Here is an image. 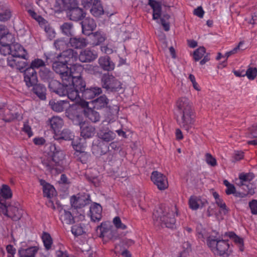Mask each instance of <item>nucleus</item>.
Returning a JSON list of instances; mask_svg holds the SVG:
<instances>
[{"label":"nucleus","instance_id":"1","mask_svg":"<svg viewBox=\"0 0 257 257\" xmlns=\"http://www.w3.org/2000/svg\"><path fill=\"white\" fill-rule=\"evenodd\" d=\"M49 157L44 159L42 163L46 170L54 175L61 173L63 170V161L65 158L64 152L55 144L49 146Z\"/></svg>","mask_w":257,"mask_h":257},{"label":"nucleus","instance_id":"2","mask_svg":"<svg viewBox=\"0 0 257 257\" xmlns=\"http://www.w3.org/2000/svg\"><path fill=\"white\" fill-rule=\"evenodd\" d=\"M176 105L177 111L181 115L180 119H177L178 124L181 128L189 132L195 120L191 103L187 98L181 97L177 101Z\"/></svg>","mask_w":257,"mask_h":257},{"label":"nucleus","instance_id":"3","mask_svg":"<svg viewBox=\"0 0 257 257\" xmlns=\"http://www.w3.org/2000/svg\"><path fill=\"white\" fill-rule=\"evenodd\" d=\"M176 208L161 205L156 208L153 214V222L158 227L173 228L175 222Z\"/></svg>","mask_w":257,"mask_h":257},{"label":"nucleus","instance_id":"4","mask_svg":"<svg viewBox=\"0 0 257 257\" xmlns=\"http://www.w3.org/2000/svg\"><path fill=\"white\" fill-rule=\"evenodd\" d=\"M207 244L215 254L223 257H227L231 252L229 244L227 240L220 239L216 237L209 236Z\"/></svg>","mask_w":257,"mask_h":257},{"label":"nucleus","instance_id":"5","mask_svg":"<svg viewBox=\"0 0 257 257\" xmlns=\"http://www.w3.org/2000/svg\"><path fill=\"white\" fill-rule=\"evenodd\" d=\"M52 67L54 71L59 74L64 85L69 84L72 80V78L70 75L71 70L68 67L67 64L56 59L53 63Z\"/></svg>","mask_w":257,"mask_h":257},{"label":"nucleus","instance_id":"6","mask_svg":"<svg viewBox=\"0 0 257 257\" xmlns=\"http://www.w3.org/2000/svg\"><path fill=\"white\" fill-rule=\"evenodd\" d=\"M103 88L110 91H117L121 88V83L112 75L104 74L101 79Z\"/></svg>","mask_w":257,"mask_h":257},{"label":"nucleus","instance_id":"7","mask_svg":"<svg viewBox=\"0 0 257 257\" xmlns=\"http://www.w3.org/2000/svg\"><path fill=\"white\" fill-rule=\"evenodd\" d=\"M66 116L71 119L76 125H81L83 121V112L76 106H72L65 112Z\"/></svg>","mask_w":257,"mask_h":257},{"label":"nucleus","instance_id":"8","mask_svg":"<svg viewBox=\"0 0 257 257\" xmlns=\"http://www.w3.org/2000/svg\"><path fill=\"white\" fill-rule=\"evenodd\" d=\"M151 179L160 190H164L168 187L167 177L158 171H153L152 173Z\"/></svg>","mask_w":257,"mask_h":257},{"label":"nucleus","instance_id":"9","mask_svg":"<svg viewBox=\"0 0 257 257\" xmlns=\"http://www.w3.org/2000/svg\"><path fill=\"white\" fill-rule=\"evenodd\" d=\"M148 5L153 9V19L154 20H158L159 19H164V21H168L170 17L169 15H164L161 17L162 14L161 4L156 0H149Z\"/></svg>","mask_w":257,"mask_h":257},{"label":"nucleus","instance_id":"10","mask_svg":"<svg viewBox=\"0 0 257 257\" xmlns=\"http://www.w3.org/2000/svg\"><path fill=\"white\" fill-rule=\"evenodd\" d=\"M90 202V196L88 194L78 195L77 196H73L70 199L72 207L77 208L84 207Z\"/></svg>","mask_w":257,"mask_h":257},{"label":"nucleus","instance_id":"11","mask_svg":"<svg viewBox=\"0 0 257 257\" xmlns=\"http://www.w3.org/2000/svg\"><path fill=\"white\" fill-rule=\"evenodd\" d=\"M86 16V13L79 7H72L68 9L67 17L71 21L77 22L82 20Z\"/></svg>","mask_w":257,"mask_h":257},{"label":"nucleus","instance_id":"12","mask_svg":"<svg viewBox=\"0 0 257 257\" xmlns=\"http://www.w3.org/2000/svg\"><path fill=\"white\" fill-rule=\"evenodd\" d=\"M24 75V81L28 87L33 86L36 84L38 79L35 70L32 68H28L25 70Z\"/></svg>","mask_w":257,"mask_h":257},{"label":"nucleus","instance_id":"13","mask_svg":"<svg viewBox=\"0 0 257 257\" xmlns=\"http://www.w3.org/2000/svg\"><path fill=\"white\" fill-rule=\"evenodd\" d=\"M98 57L97 53L89 48H86L80 52L79 60L83 63L91 62L95 60Z\"/></svg>","mask_w":257,"mask_h":257},{"label":"nucleus","instance_id":"14","mask_svg":"<svg viewBox=\"0 0 257 257\" xmlns=\"http://www.w3.org/2000/svg\"><path fill=\"white\" fill-rule=\"evenodd\" d=\"M11 55L13 57L27 60L29 58L26 50L20 44L16 43L11 44Z\"/></svg>","mask_w":257,"mask_h":257},{"label":"nucleus","instance_id":"15","mask_svg":"<svg viewBox=\"0 0 257 257\" xmlns=\"http://www.w3.org/2000/svg\"><path fill=\"white\" fill-rule=\"evenodd\" d=\"M0 118L6 122H9L15 119L20 120L22 119V116L18 113L13 114L9 108L4 106L0 107Z\"/></svg>","mask_w":257,"mask_h":257},{"label":"nucleus","instance_id":"16","mask_svg":"<svg viewBox=\"0 0 257 257\" xmlns=\"http://www.w3.org/2000/svg\"><path fill=\"white\" fill-rule=\"evenodd\" d=\"M67 85L68 84L64 85L62 81V83H61L56 80L52 79L49 81L48 87L51 91L59 95L64 96L65 93H66V91H65V90H64L65 87H67Z\"/></svg>","mask_w":257,"mask_h":257},{"label":"nucleus","instance_id":"17","mask_svg":"<svg viewBox=\"0 0 257 257\" xmlns=\"http://www.w3.org/2000/svg\"><path fill=\"white\" fill-rule=\"evenodd\" d=\"M77 52L73 49H68L58 54L56 59L68 64L71 60H75L77 58Z\"/></svg>","mask_w":257,"mask_h":257},{"label":"nucleus","instance_id":"18","mask_svg":"<svg viewBox=\"0 0 257 257\" xmlns=\"http://www.w3.org/2000/svg\"><path fill=\"white\" fill-rule=\"evenodd\" d=\"M69 44L70 47L74 49H81L88 45V41L84 37L74 36L70 38Z\"/></svg>","mask_w":257,"mask_h":257},{"label":"nucleus","instance_id":"19","mask_svg":"<svg viewBox=\"0 0 257 257\" xmlns=\"http://www.w3.org/2000/svg\"><path fill=\"white\" fill-rule=\"evenodd\" d=\"M82 33L83 34L89 36L90 32L93 31L96 27V24L92 18H86L81 22Z\"/></svg>","mask_w":257,"mask_h":257},{"label":"nucleus","instance_id":"20","mask_svg":"<svg viewBox=\"0 0 257 257\" xmlns=\"http://www.w3.org/2000/svg\"><path fill=\"white\" fill-rule=\"evenodd\" d=\"M102 93L100 87H94L89 88H84L81 92V97L84 99H91Z\"/></svg>","mask_w":257,"mask_h":257},{"label":"nucleus","instance_id":"21","mask_svg":"<svg viewBox=\"0 0 257 257\" xmlns=\"http://www.w3.org/2000/svg\"><path fill=\"white\" fill-rule=\"evenodd\" d=\"M90 14L96 18H99L104 14V10L100 0H94L90 9Z\"/></svg>","mask_w":257,"mask_h":257},{"label":"nucleus","instance_id":"22","mask_svg":"<svg viewBox=\"0 0 257 257\" xmlns=\"http://www.w3.org/2000/svg\"><path fill=\"white\" fill-rule=\"evenodd\" d=\"M100 67L104 71H111L114 69V64L108 56L100 57L98 60Z\"/></svg>","mask_w":257,"mask_h":257},{"label":"nucleus","instance_id":"23","mask_svg":"<svg viewBox=\"0 0 257 257\" xmlns=\"http://www.w3.org/2000/svg\"><path fill=\"white\" fill-rule=\"evenodd\" d=\"M90 216L93 221H99L102 217V207L99 204L94 203L89 209Z\"/></svg>","mask_w":257,"mask_h":257},{"label":"nucleus","instance_id":"24","mask_svg":"<svg viewBox=\"0 0 257 257\" xmlns=\"http://www.w3.org/2000/svg\"><path fill=\"white\" fill-rule=\"evenodd\" d=\"M207 203L205 199H202L201 197L192 196L189 200V207L192 210H197L204 206Z\"/></svg>","mask_w":257,"mask_h":257},{"label":"nucleus","instance_id":"25","mask_svg":"<svg viewBox=\"0 0 257 257\" xmlns=\"http://www.w3.org/2000/svg\"><path fill=\"white\" fill-rule=\"evenodd\" d=\"M72 80L69 82L67 87H70V85L82 92L85 88L86 84L85 81L83 80L81 75H74L72 77Z\"/></svg>","mask_w":257,"mask_h":257},{"label":"nucleus","instance_id":"26","mask_svg":"<svg viewBox=\"0 0 257 257\" xmlns=\"http://www.w3.org/2000/svg\"><path fill=\"white\" fill-rule=\"evenodd\" d=\"M80 125V135L84 139L92 137L95 134V128L92 126L87 125L82 121Z\"/></svg>","mask_w":257,"mask_h":257},{"label":"nucleus","instance_id":"27","mask_svg":"<svg viewBox=\"0 0 257 257\" xmlns=\"http://www.w3.org/2000/svg\"><path fill=\"white\" fill-rule=\"evenodd\" d=\"M49 123L51 128L54 131L55 134L59 132L64 124L63 120L59 116H53L49 119Z\"/></svg>","mask_w":257,"mask_h":257},{"label":"nucleus","instance_id":"28","mask_svg":"<svg viewBox=\"0 0 257 257\" xmlns=\"http://www.w3.org/2000/svg\"><path fill=\"white\" fill-rule=\"evenodd\" d=\"M66 93H65V95H67L68 97L71 100H77L80 99V90L73 87L72 85H70V87H65V89Z\"/></svg>","mask_w":257,"mask_h":257},{"label":"nucleus","instance_id":"29","mask_svg":"<svg viewBox=\"0 0 257 257\" xmlns=\"http://www.w3.org/2000/svg\"><path fill=\"white\" fill-rule=\"evenodd\" d=\"M38 252L36 246H31L27 248L21 247L18 250L19 257H35Z\"/></svg>","mask_w":257,"mask_h":257},{"label":"nucleus","instance_id":"30","mask_svg":"<svg viewBox=\"0 0 257 257\" xmlns=\"http://www.w3.org/2000/svg\"><path fill=\"white\" fill-rule=\"evenodd\" d=\"M68 104V101L64 100L57 101L51 100L49 105L52 109L56 112H60L64 111Z\"/></svg>","mask_w":257,"mask_h":257},{"label":"nucleus","instance_id":"31","mask_svg":"<svg viewBox=\"0 0 257 257\" xmlns=\"http://www.w3.org/2000/svg\"><path fill=\"white\" fill-rule=\"evenodd\" d=\"M60 219L63 223L71 224L74 223V219L71 212L62 209L60 211Z\"/></svg>","mask_w":257,"mask_h":257},{"label":"nucleus","instance_id":"32","mask_svg":"<svg viewBox=\"0 0 257 257\" xmlns=\"http://www.w3.org/2000/svg\"><path fill=\"white\" fill-rule=\"evenodd\" d=\"M23 213V211L22 209L16 206H10L8 217L11 218L14 221H18L22 217Z\"/></svg>","mask_w":257,"mask_h":257},{"label":"nucleus","instance_id":"33","mask_svg":"<svg viewBox=\"0 0 257 257\" xmlns=\"http://www.w3.org/2000/svg\"><path fill=\"white\" fill-rule=\"evenodd\" d=\"M98 135L100 139L106 142L112 141L116 137L115 134L109 130H101Z\"/></svg>","mask_w":257,"mask_h":257},{"label":"nucleus","instance_id":"34","mask_svg":"<svg viewBox=\"0 0 257 257\" xmlns=\"http://www.w3.org/2000/svg\"><path fill=\"white\" fill-rule=\"evenodd\" d=\"M33 91L41 99H46V88L44 85L41 84H35L33 86Z\"/></svg>","mask_w":257,"mask_h":257},{"label":"nucleus","instance_id":"35","mask_svg":"<svg viewBox=\"0 0 257 257\" xmlns=\"http://www.w3.org/2000/svg\"><path fill=\"white\" fill-rule=\"evenodd\" d=\"M84 115L91 122H96L100 120V115L98 112L91 108H87L84 111Z\"/></svg>","mask_w":257,"mask_h":257},{"label":"nucleus","instance_id":"36","mask_svg":"<svg viewBox=\"0 0 257 257\" xmlns=\"http://www.w3.org/2000/svg\"><path fill=\"white\" fill-rule=\"evenodd\" d=\"M89 36L92 41V45L94 46L99 45L105 40V37L100 32L91 33Z\"/></svg>","mask_w":257,"mask_h":257},{"label":"nucleus","instance_id":"37","mask_svg":"<svg viewBox=\"0 0 257 257\" xmlns=\"http://www.w3.org/2000/svg\"><path fill=\"white\" fill-rule=\"evenodd\" d=\"M12 16V12L10 8L5 5H0V21H7Z\"/></svg>","mask_w":257,"mask_h":257},{"label":"nucleus","instance_id":"38","mask_svg":"<svg viewBox=\"0 0 257 257\" xmlns=\"http://www.w3.org/2000/svg\"><path fill=\"white\" fill-rule=\"evenodd\" d=\"M94 107L97 109H101L107 107L109 103V99L104 95H101L93 101Z\"/></svg>","mask_w":257,"mask_h":257},{"label":"nucleus","instance_id":"39","mask_svg":"<svg viewBox=\"0 0 257 257\" xmlns=\"http://www.w3.org/2000/svg\"><path fill=\"white\" fill-rule=\"evenodd\" d=\"M92 150L93 154L97 156H101L106 154L107 147L102 142H99L97 144L93 145Z\"/></svg>","mask_w":257,"mask_h":257},{"label":"nucleus","instance_id":"40","mask_svg":"<svg viewBox=\"0 0 257 257\" xmlns=\"http://www.w3.org/2000/svg\"><path fill=\"white\" fill-rule=\"evenodd\" d=\"M40 183L43 186V194L44 196L48 198H51L54 195L55 192V188L53 186L45 182L44 180H41Z\"/></svg>","mask_w":257,"mask_h":257},{"label":"nucleus","instance_id":"41","mask_svg":"<svg viewBox=\"0 0 257 257\" xmlns=\"http://www.w3.org/2000/svg\"><path fill=\"white\" fill-rule=\"evenodd\" d=\"M73 136L68 129H64L60 135L55 134L54 138L56 140H70L72 139Z\"/></svg>","mask_w":257,"mask_h":257},{"label":"nucleus","instance_id":"42","mask_svg":"<svg viewBox=\"0 0 257 257\" xmlns=\"http://www.w3.org/2000/svg\"><path fill=\"white\" fill-rule=\"evenodd\" d=\"M73 25L71 23L66 22L60 26L62 33L67 36H71L73 34Z\"/></svg>","mask_w":257,"mask_h":257},{"label":"nucleus","instance_id":"43","mask_svg":"<svg viewBox=\"0 0 257 257\" xmlns=\"http://www.w3.org/2000/svg\"><path fill=\"white\" fill-rule=\"evenodd\" d=\"M14 57L12 56L8 58V65L12 68H15L18 69L23 68L25 66V63L17 61V60L14 59Z\"/></svg>","mask_w":257,"mask_h":257},{"label":"nucleus","instance_id":"44","mask_svg":"<svg viewBox=\"0 0 257 257\" xmlns=\"http://www.w3.org/2000/svg\"><path fill=\"white\" fill-rule=\"evenodd\" d=\"M78 146H76L74 148L76 150L75 155L78 157V159L83 164L86 163L88 160L90 155L84 151H80L77 150Z\"/></svg>","mask_w":257,"mask_h":257},{"label":"nucleus","instance_id":"45","mask_svg":"<svg viewBox=\"0 0 257 257\" xmlns=\"http://www.w3.org/2000/svg\"><path fill=\"white\" fill-rule=\"evenodd\" d=\"M42 239L45 248L47 250H49L53 243V240L50 234L47 232H43Z\"/></svg>","mask_w":257,"mask_h":257},{"label":"nucleus","instance_id":"46","mask_svg":"<svg viewBox=\"0 0 257 257\" xmlns=\"http://www.w3.org/2000/svg\"><path fill=\"white\" fill-rule=\"evenodd\" d=\"M69 69L71 70L70 72L71 77H73L74 75H81L83 71L82 65L78 64L72 65Z\"/></svg>","mask_w":257,"mask_h":257},{"label":"nucleus","instance_id":"47","mask_svg":"<svg viewBox=\"0 0 257 257\" xmlns=\"http://www.w3.org/2000/svg\"><path fill=\"white\" fill-rule=\"evenodd\" d=\"M240 186L243 187L242 189L244 190V192L247 194V196H252L255 193L254 189L255 187L254 185L251 183H248L247 184L242 182Z\"/></svg>","mask_w":257,"mask_h":257},{"label":"nucleus","instance_id":"48","mask_svg":"<svg viewBox=\"0 0 257 257\" xmlns=\"http://www.w3.org/2000/svg\"><path fill=\"white\" fill-rule=\"evenodd\" d=\"M229 236L230 238H232L233 241L237 244L238 246L239 250L240 251L243 250V240L242 238L239 237V236H237L233 232H229Z\"/></svg>","mask_w":257,"mask_h":257},{"label":"nucleus","instance_id":"49","mask_svg":"<svg viewBox=\"0 0 257 257\" xmlns=\"http://www.w3.org/2000/svg\"><path fill=\"white\" fill-rule=\"evenodd\" d=\"M254 177V175L252 173H241L239 175V179L240 181L238 185L240 186L241 183H246L251 181Z\"/></svg>","mask_w":257,"mask_h":257},{"label":"nucleus","instance_id":"50","mask_svg":"<svg viewBox=\"0 0 257 257\" xmlns=\"http://www.w3.org/2000/svg\"><path fill=\"white\" fill-rule=\"evenodd\" d=\"M1 194L6 199L11 198L12 193L9 186L7 185H3L1 189Z\"/></svg>","mask_w":257,"mask_h":257},{"label":"nucleus","instance_id":"51","mask_svg":"<svg viewBox=\"0 0 257 257\" xmlns=\"http://www.w3.org/2000/svg\"><path fill=\"white\" fill-rule=\"evenodd\" d=\"M99 229L100 231V236L101 237H110V235L111 230L109 227L106 226V223H102L99 226Z\"/></svg>","mask_w":257,"mask_h":257},{"label":"nucleus","instance_id":"52","mask_svg":"<svg viewBox=\"0 0 257 257\" xmlns=\"http://www.w3.org/2000/svg\"><path fill=\"white\" fill-rule=\"evenodd\" d=\"M206 52V49L204 47H200L196 50L193 53L194 59L196 61L201 59L204 56Z\"/></svg>","mask_w":257,"mask_h":257},{"label":"nucleus","instance_id":"53","mask_svg":"<svg viewBox=\"0 0 257 257\" xmlns=\"http://www.w3.org/2000/svg\"><path fill=\"white\" fill-rule=\"evenodd\" d=\"M54 46L57 50L64 51L66 48V42L63 39H58L56 40L54 43Z\"/></svg>","mask_w":257,"mask_h":257},{"label":"nucleus","instance_id":"54","mask_svg":"<svg viewBox=\"0 0 257 257\" xmlns=\"http://www.w3.org/2000/svg\"><path fill=\"white\" fill-rule=\"evenodd\" d=\"M71 231L75 236L80 235L84 232V229L80 224L73 225L71 228Z\"/></svg>","mask_w":257,"mask_h":257},{"label":"nucleus","instance_id":"55","mask_svg":"<svg viewBox=\"0 0 257 257\" xmlns=\"http://www.w3.org/2000/svg\"><path fill=\"white\" fill-rule=\"evenodd\" d=\"M40 75L43 79L49 80L53 77V73L48 69L44 68L41 70Z\"/></svg>","mask_w":257,"mask_h":257},{"label":"nucleus","instance_id":"56","mask_svg":"<svg viewBox=\"0 0 257 257\" xmlns=\"http://www.w3.org/2000/svg\"><path fill=\"white\" fill-rule=\"evenodd\" d=\"M11 44H3L0 43V54L6 56L11 54Z\"/></svg>","mask_w":257,"mask_h":257},{"label":"nucleus","instance_id":"57","mask_svg":"<svg viewBox=\"0 0 257 257\" xmlns=\"http://www.w3.org/2000/svg\"><path fill=\"white\" fill-rule=\"evenodd\" d=\"M205 156L206 162L208 165L212 167H215L217 165L216 160L211 154L206 153Z\"/></svg>","mask_w":257,"mask_h":257},{"label":"nucleus","instance_id":"58","mask_svg":"<svg viewBox=\"0 0 257 257\" xmlns=\"http://www.w3.org/2000/svg\"><path fill=\"white\" fill-rule=\"evenodd\" d=\"M257 75V68L250 67L246 71V75L250 80H253Z\"/></svg>","mask_w":257,"mask_h":257},{"label":"nucleus","instance_id":"59","mask_svg":"<svg viewBox=\"0 0 257 257\" xmlns=\"http://www.w3.org/2000/svg\"><path fill=\"white\" fill-rule=\"evenodd\" d=\"M45 62L40 59H35L31 64V66L29 68H32L34 70L35 68H39L45 66Z\"/></svg>","mask_w":257,"mask_h":257},{"label":"nucleus","instance_id":"60","mask_svg":"<svg viewBox=\"0 0 257 257\" xmlns=\"http://www.w3.org/2000/svg\"><path fill=\"white\" fill-rule=\"evenodd\" d=\"M113 223L117 228L125 229L126 228V225L123 224L118 216L115 217L113 219Z\"/></svg>","mask_w":257,"mask_h":257},{"label":"nucleus","instance_id":"61","mask_svg":"<svg viewBox=\"0 0 257 257\" xmlns=\"http://www.w3.org/2000/svg\"><path fill=\"white\" fill-rule=\"evenodd\" d=\"M215 203L218 205V206L222 209L224 214H226L228 212V210L226 207V205L221 198L218 199V200L215 201Z\"/></svg>","mask_w":257,"mask_h":257},{"label":"nucleus","instance_id":"62","mask_svg":"<svg viewBox=\"0 0 257 257\" xmlns=\"http://www.w3.org/2000/svg\"><path fill=\"white\" fill-rule=\"evenodd\" d=\"M249 207L252 214H257V200L253 199L249 202Z\"/></svg>","mask_w":257,"mask_h":257},{"label":"nucleus","instance_id":"63","mask_svg":"<svg viewBox=\"0 0 257 257\" xmlns=\"http://www.w3.org/2000/svg\"><path fill=\"white\" fill-rule=\"evenodd\" d=\"M22 130L24 132L27 134L28 137L30 138L33 135V133L32 131L31 127L28 124V121L25 122L24 123L23 127Z\"/></svg>","mask_w":257,"mask_h":257},{"label":"nucleus","instance_id":"64","mask_svg":"<svg viewBox=\"0 0 257 257\" xmlns=\"http://www.w3.org/2000/svg\"><path fill=\"white\" fill-rule=\"evenodd\" d=\"M62 2L64 5V9H69L72 8V6L76 5V0H62Z\"/></svg>","mask_w":257,"mask_h":257}]
</instances>
